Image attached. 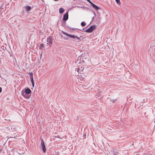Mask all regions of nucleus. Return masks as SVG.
Listing matches in <instances>:
<instances>
[{"label": "nucleus", "instance_id": "f257e3e1", "mask_svg": "<svg viewBox=\"0 0 155 155\" xmlns=\"http://www.w3.org/2000/svg\"><path fill=\"white\" fill-rule=\"evenodd\" d=\"M31 90L28 88L26 89L24 91H22L21 92V94L25 98H28L30 97V95H29L31 93Z\"/></svg>", "mask_w": 155, "mask_h": 155}, {"label": "nucleus", "instance_id": "f03ea898", "mask_svg": "<svg viewBox=\"0 0 155 155\" xmlns=\"http://www.w3.org/2000/svg\"><path fill=\"white\" fill-rule=\"evenodd\" d=\"M61 32L64 34L66 35L67 36H68V37L65 38V40H67L69 39V38H74V35H71L70 34H69L68 33H66V32L63 31H61Z\"/></svg>", "mask_w": 155, "mask_h": 155}, {"label": "nucleus", "instance_id": "7ed1b4c3", "mask_svg": "<svg viewBox=\"0 0 155 155\" xmlns=\"http://www.w3.org/2000/svg\"><path fill=\"white\" fill-rule=\"evenodd\" d=\"M40 147L44 153H45L46 151V148L45 146L44 143V142L43 140L42 139L41 141Z\"/></svg>", "mask_w": 155, "mask_h": 155}, {"label": "nucleus", "instance_id": "20e7f679", "mask_svg": "<svg viewBox=\"0 0 155 155\" xmlns=\"http://www.w3.org/2000/svg\"><path fill=\"white\" fill-rule=\"evenodd\" d=\"M96 26L95 25H92L88 29L84 31L86 32L90 33L91 32L96 28Z\"/></svg>", "mask_w": 155, "mask_h": 155}, {"label": "nucleus", "instance_id": "39448f33", "mask_svg": "<svg viewBox=\"0 0 155 155\" xmlns=\"http://www.w3.org/2000/svg\"><path fill=\"white\" fill-rule=\"evenodd\" d=\"M52 37L49 36L48 38H47V44L49 46H51L52 43Z\"/></svg>", "mask_w": 155, "mask_h": 155}, {"label": "nucleus", "instance_id": "423d86ee", "mask_svg": "<svg viewBox=\"0 0 155 155\" xmlns=\"http://www.w3.org/2000/svg\"><path fill=\"white\" fill-rule=\"evenodd\" d=\"M81 36L80 37H78L77 36L74 35V41H76L79 42L81 41V39L80 38Z\"/></svg>", "mask_w": 155, "mask_h": 155}, {"label": "nucleus", "instance_id": "0eeeda50", "mask_svg": "<svg viewBox=\"0 0 155 155\" xmlns=\"http://www.w3.org/2000/svg\"><path fill=\"white\" fill-rule=\"evenodd\" d=\"M68 12H67L64 15L63 20L64 21H66L68 19Z\"/></svg>", "mask_w": 155, "mask_h": 155}, {"label": "nucleus", "instance_id": "6e6552de", "mask_svg": "<svg viewBox=\"0 0 155 155\" xmlns=\"http://www.w3.org/2000/svg\"><path fill=\"white\" fill-rule=\"evenodd\" d=\"M76 69L78 72L81 73L83 72V68L82 67H81L80 68L79 67Z\"/></svg>", "mask_w": 155, "mask_h": 155}, {"label": "nucleus", "instance_id": "1a4fd4ad", "mask_svg": "<svg viewBox=\"0 0 155 155\" xmlns=\"http://www.w3.org/2000/svg\"><path fill=\"white\" fill-rule=\"evenodd\" d=\"M91 5L96 10H98V9H100V8L98 7L94 3H92Z\"/></svg>", "mask_w": 155, "mask_h": 155}, {"label": "nucleus", "instance_id": "9d476101", "mask_svg": "<svg viewBox=\"0 0 155 155\" xmlns=\"http://www.w3.org/2000/svg\"><path fill=\"white\" fill-rule=\"evenodd\" d=\"M16 128L14 126H10L9 127V129L10 131H14L15 130Z\"/></svg>", "mask_w": 155, "mask_h": 155}, {"label": "nucleus", "instance_id": "9b49d317", "mask_svg": "<svg viewBox=\"0 0 155 155\" xmlns=\"http://www.w3.org/2000/svg\"><path fill=\"white\" fill-rule=\"evenodd\" d=\"M25 8L26 11L27 12L30 11L31 9V6H28V5L25 6Z\"/></svg>", "mask_w": 155, "mask_h": 155}, {"label": "nucleus", "instance_id": "f8f14e48", "mask_svg": "<svg viewBox=\"0 0 155 155\" xmlns=\"http://www.w3.org/2000/svg\"><path fill=\"white\" fill-rule=\"evenodd\" d=\"M64 9L62 8H60L59 9V12L60 14H61L64 11Z\"/></svg>", "mask_w": 155, "mask_h": 155}, {"label": "nucleus", "instance_id": "ddd939ff", "mask_svg": "<svg viewBox=\"0 0 155 155\" xmlns=\"http://www.w3.org/2000/svg\"><path fill=\"white\" fill-rule=\"evenodd\" d=\"M44 47V45L43 44H41L39 45V48L40 49H43V48Z\"/></svg>", "mask_w": 155, "mask_h": 155}, {"label": "nucleus", "instance_id": "4468645a", "mask_svg": "<svg viewBox=\"0 0 155 155\" xmlns=\"http://www.w3.org/2000/svg\"><path fill=\"white\" fill-rule=\"evenodd\" d=\"M29 76H30V79H33V74H32V72L30 73Z\"/></svg>", "mask_w": 155, "mask_h": 155}, {"label": "nucleus", "instance_id": "2eb2a0df", "mask_svg": "<svg viewBox=\"0 0 155 155\" xmlns=\"http://www.w3.org/2000/svg\"><path fill=\"white\" fill-rule=\"evenodd\" d=\"M31 81L32 84V87H34V81H33V79H31Z\"/></svg>", "mask_w": 155, "mask_h": 155}, {"label": "nucleus", "instance_id": "dca6fc26", "mask_svg": "<svg viewBox=\"0 0 155 155\" xmlns=\"http://www.w3.org/2000/svg\"><path fill=\"white\" fill-rule=\"evenodd\" d=\"M115 1L117 2V3L118 4L120 5V0H115Z\"/></svg>", "mask_w": 155, "mask_h": 155}, {"label": "nucleus", "instance_id": "f3484780", "mask_svg": "<svg viewBox=\"0 0 155 155\" xmlns=\"http://www.w3.org/2000/svg\"><path fill=\"white\" fill-rule=\"evenodd\" d=\"M85 25V23L84 22H82L81 23V25L82 26H84Z\"/></svg>", "mask_w": 155, "mask_h": 155}, {"label": "nucleus", "instance_id": "a211bd4d", "mask_svg": "<svg viewBox=\"0 0 155 155\" xmlns=\"http://www.w3.org/2000/svg\"><path fill=\"white\" fill-rule=\"evenodd\" d=\"M109 99H110V101L112 102H114L116 100V99H110V98Z\"/></svg>", "mask_w": 155, "mask_h": 155}, {"label": "nucleus", "instance_id": "6ab92c4d", "mask_svg": "<svg viewBox=\"0 0 155 155\" xmlns=\"http://www.w3.org/2000/svg\"><path fill=\"white\" fill-rule=\"evenodd\" d=\"M91 4L92 3L90 0H87Z\"/></svg>", "mask_w": 155, "mask_h": 155}, {"label": "nucleus", "instance_id": "aec40b11", "mask_svg": "<svg viewBox=\"0 0 155 155\" xmlns=\"http://www.w3.org/2000/svg\"><path fill=\"white\" fill-rule=\"evenodd\" d=\"M2 91V88L1 87H0V93H1Z\"/></svg>", "mask_w": 155, "mask_h": 155}, {"label": "nucleus", "instance_id": "412c9836", "mask_svg": "<svg viewBox=\"0 0 155 155\" xmlns=\"http://www.w3.org/2000/svg\"><path fill=\"white\" fill-rule=\"evenodd\" d=\"M54 0L55 1H58V0Z\"/></svg>", "mask_w": 155, "mask_h": 155}, {"label": "nucleus", "instance_id": "4be33fe9", "mask_svg": "<svg viewBox=\"0 0 155 155\" xmlns=\"http://www.w3.org/2000/svg\"><path fill=\"white\" fill-rule=\"evenodd\" d=\"M10 138H13V137H11Z\"/></svg>", "mask_w": 155, "mask_h": 155}]
</instances>
